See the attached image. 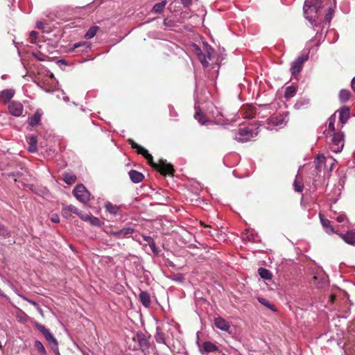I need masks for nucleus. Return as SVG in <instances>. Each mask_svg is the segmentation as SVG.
Here are the masks:
<instances>
[{
	"instance_id": "obj_1",
	"label": "nucleus",
	"mask_w": 355,
	"mask_h": 355,
	"mask_svg": "<svg viewBox=\"0 0 355 355\" xmlns=\"http://www.w3.org/2000/svg\"><path fill=\"white\" fill-rule=\"evenodd\" d=\"M130 144L132 147L137 150L138 153L144 155L148 162L154 168H157L161 173L164 175L173 174L174 169L171 164L167 163L164 160H159L158 163H154L153 156L148 153L146 149L134 142L132 140H130Z\"/></svg>"
},
{
	"instance_id": "obj_2",
	"label": "nucleus",
	"mask_w": 355,
	"mask_h": 355,
	"mask_svg": "<svg viewBox=\"0 0 355 355\" xmlns=\"http://www.w3.org/2000/svg\"><path fill=\"white\" fill-rule=\"evenodd\" d=\"M196 113L194 114V118L201 124L205 125H208L211 124L212 123L224 125L226 119L222 113L221 111L216 109V112H213V120L208 119L207 116L200 110L196 108Z\"/></svg>"
},
{
	"instance_id": "obj_3",
	"label": "nucleus",
	"mask_w": 355,
	"mask_h": 355,
	"mask_svg": "<svg viewBox=\"0 0 355 355\" xmlns=\"http://www.w3.org/2000/svg\"><path fill=\"white\" fill-rule=\"evenodd\" d=\"M258 135L257 128L253 130L250 127L239 128L234 136V139L239 142H247Z\"/></svg>"
},
{
	"instance_id": "obj_4",
	"label": "nucleus",
	"mask_w": 355,
	"mask_h": 355,
	"mask_svg": "<svg viewBox=\"0 0 355 355\" xmlns=\"http://www.w3.org/2000/svg\"><path fill=\"white\" fill-rule=\"evenodd\" d=\"M35 326L37 329V330L40 331V332H41L43 334L51 349L53 351H58V343L55 338L50 332V331L48 329H46L44 325L37 322L35 323Z\"/></svg>"
},
{
	"instance_id": "obj_5",
	"label": "nucleus",
	"mask_w": 355,
	"mask_h": 355,
	"mask_svg": "<svg viewBox=\"0 0 355 355\" xmlns=\"http://www.w3.org/2000/svg\"><path fill=\"white\" fill-rule=\"evenodd\" d=\"M330 148L334 153H338L342 151L344 147V134L342 132H335L331 139Z\"/></svg>"
},
{
	"instance_id": "obj_6",
	"label": "nucleus",
	"mask_w": 355,
	"mask_h": 355,
	"mask_svg": "<svg viewBox=\"0 0 355 355\" xmlns=\"http://www.w3.org/2000/svg\"><path fill=\"white\" fill-rule=\"evenodd\" d=\"M303 10L306 19H307L311 24H313L314 19L312 14H315L317 10V6L314 3V0H305Z\"/></svg>"
},
{
	"instance_id": "obj_7",
	"label": "nucleus",
	"mask_w": 355,
	"mask_h": 355,
	"mask_svg": "<svg viewBox=\"0 0 355 355\" xmlns=\"http://www.w3.org/2000/svg\"><path fill=\"white\" fill-rule=\"evenodd\" d=\"M75 197L80 202L85 203L90 199V193L83 184H79L73 191Z\"/></svg>"
},
{
	"instance_id": "obj_8",
	"label": "nucleus",
	"mask_w": 355,
	"mask_h": 355,
	"mask_svg": "<svg viewBox=\"0 0 355 355\" xmlns=\"http://www.w3.org/2000/svg\"><path fill=\"white\" fill-rule=\"evenodd\" d=\"M308 60V55H302L296 58L291 64V72L292 75H296L301 71L303 64Z\"/></svg>"
},
{
	"instance_id": "obj_9",
	"label": "nucleus",
	"mask_w": 355,
	"mask_h": 355,
	"mask_svg": "<svg viewBox=\"0 0 355 355\" xmlns=\"http://www.w3.org/2000/svg\"><path fill=\"white\" fill-rule=\"evenodd\" d=\"M136 339L138 342L139 346L141 352L146 354L149 352L150 343L146 336L143 333H137L136 334Z\"/></svg>"
},
{
	"instance_id": "obj_10",
	"label": "nucleus",
	"mask_w": 355,
	"mask_h": 355,
	"mask_svg": "<svg viewBox=\"0 0 355 355\" xmlns=\"http://www.w3.org/2000/svg\"><path fill=\"white\" fill-rule=\"evenodd\" d=\"M10 113L15 116H19L22 114L24 107L19 102L12 101L8 105Z\"/></svg>"
},
{
	"instance_id": "obj_11",
	"label": "nucleus",
	"mask_w": 355,
	"mask_h": 355,
	"mask_svg": "<svg viewBox=\"0 0 355 355\" xmlns=\"http://www.w3.org/2000/svg\"><path fill=\"white\" fill-rule=\"evenodd\" d=\"M197 343L199 346V351L201 354L216 352L218 349L215 344L209 341L204 342L201 346L199 345L198 342H197Z\"/></svg>"
},
{
	"instance_id": "obj_12",
	"label": "nucleus",
	"mask_w": 355,
	"mask_h": 355,
	"mask_svg": "<svg viewBox=\"0 0 355 355\" xmlns=\"http://www.w3.org/2000/svg\"><path fill=\"white\" fill-rule=\"evenodd\" d=\"M350 110L347 107H343L339 111V122L341 123L340 128L343 127V125L347 123L349 118Z\"/></svg>"
},
{
	"instance_id": "obj_13",
	"label": "nucleus",
	"mask_w": 355,
	"mask_h": 355,
	"mask_svg": "<svg viewBox=\"0 0 355 355\" xmlns=\"http://www.w3.org/2000/svg\"><path fill=\"white\" fill-rule=\"evenodd\" d=\"M62 213L64 217L69 218L71 214H75L78 215L79 217L82 216L81 213L78 211V209L74 207L73 205L65 206L62 208Z\"/></svg>"
},
{
	"instance_id": "obj_14",
	"label": "nucleus",
	"mask_w": 355,
	"mask_h": 355,
	"mask_svg": "<svg viewBox=\"0 0 355 355\" xmlns=\"http://www.w3.org/2000/svg\"><path fill=\"white\" fill-rule=\"evenodd\" d=\"M214 324L218 329H219L222 331H224L226 332H229V331H230V326L228 322H227L225 320H224L221 317H218L215 319Z\"/></svg>"
},
{
	"instance_id": "obj_15",
	"label": "nucleus",
	"mask_w": 355,
	"mask_h": 355,
	"mask_svg": "<svg viewBox=\"0 0 355 355\" xmlns=\"http://www.w3.org/2000/svg\"><path fill=\"white\" fill-rule=\"evenodd\" d=\"M26 141L28 143V150L29 152L35 153L37 150V140L35 136L28 135L26 137Z\"/></svg>"
},
{
	"instance_id": "obj_16",
	"label": "nucleus",
	"mask_w": 355,
	"mask_h": 355,
	"mask_svg": "<svg viewBox=\"0 0 355 355\" xmlns=\"http://www.w3.org/2000/svg\"><path fill=\"white\" fill-rule=\"evenodd\" d=\"M320 219L323 228L327 234L336 233L329 220L325 218L321 214H320Z\"/></svg>"
},
{
	"instance_id": "obj_17",
	"label": "nucleus",
	"mask_w": 355,
	"mask_h": 355,
	"mask_svg": "<svg viewBox=\"0 0 355 355\" xmlns=\"http://www.w3.org/2000/svg\"><path fill=\"white\" fill-rule=\"evenodd\" d=\"M339 235L347 243L355 245V231H349L346 234H340Z\"/></svg>"
},
{
	"instance_id": "obj_18",
	"label": "nucleus",
	"mask_w": 355,
	"mask_h": 355,
	"mask_svg": "<svg viewBox=\"0 0 355 355\" xmlns=\"http://www.w3.org/2000/svg\"><path fill=\"white\" fill-rule=\"evenodd\" d=\"M14 94V89H4L0 93V100L3 103H7L13 97Z\"/></svg>"
},
{
	"instance_id": "obj_19",
	"label": "nucleus",
	"mask_w": 355,
	"mask_h": 355,
	"mask_svg": "<svg viewBox=\"0 0 355 355\" xmlns=\"http://www.w3.org/2000/svg\"><path fill=\"white\" fill-rule=\"evenodd\" d=\"M42 116V112L40 110H37L35 114L28 119V123L30 125L35 126L38 125L41 121Z\"/></svg>"
},
{
	"instance_id": "obj_20",
	"label": "nucleus",
	"mask_w": 355,
	"mask_h": 355,
	"mask_svg": "<svg viewBox=\"0 0 355 355\" xmlns=\"http://www.w3.org/2000/svg\"><path fill=\"white\" fill-rule=\"evenodd\" d=\"M128 174L130 180L134 183H139L144 179V175L141 173L138 172L135 170H130Z\"/></svg>"
},
{
	"instance_id": "obj_21",
	"label": "nucleus",
	"mask_w": 355,
	"mask_h": 355,
	"mask_svg": "<svg viewBox=\"0 0 355 355\" xmlns=\"http://www.w3.org/2000/svg\"><path fill=\"white\" fill-rule=\"evenodd\" d=\"M80 218L85 221L89 222L91 225L94 226L101 225V222L99 219L92 215H82L80 216Z\"/></svg>"
},
{
	"instance_id": "obj_22",
	"label": "nucleus",
	"mask_w": 355,
	"mask_h": 355,
	"mask_svg": "<svg viewBox=\"0 0 355 355\" xmlns=\"http://www.w3.org/2000/svg\"><path fill=\"white\" fill-rule=\"evenodd\" d=\"M327 162V160L324 156L319 155L314 161L316 169L320 171Z\"/></svg>"
},
{
	"instance_id": "obj_23",
	"label": "nucleus",
	"mask_w": 355,
	"mask_h": 355,
	"mask_svg": "<svg viewBox=\"0 0 355 355\" xmlns=\"http://www.w3.org/2000/svg\"><path fill=\"white\" fill-rule=\"evenodd\" d=\"M105 208L107 211H108L110 214L113 216H116L119 214V207L116 205H113L111 202H107L105 205Z\"/></svg>"
},
{
	"instance_id": "obj_24",
	"label": "nucleus",
	"mask_w": 355,
	"mask_h": 355,
	"mask_svg": "<svg viewBox=\"0 0 355 355\" xmlns=\"http://www.w3.org/2000/svg\"><path fill=\"white\" fill-rule=\"evenodd\" d=\"M139 300L144 306H149L150 304V297L148 293L146 291H141L139 294Z\"/></svg>"
},
{
	"instance_id": "obj_25",
	"label": "nucleus",
	"mask_w": 355,
	"mask_h": 355,
	"mask_svg": "<svg viewBox=\"0 0 355 355\" xmlns=\"http://www.w3.org/2000/svg\"><path fill=\"white\" fill-rule=\"evenodd\" d=\"M166 5V1H162L159 3L155 4L154 6L153 7L151 11L153 13L159 14L164 10Z\"/></svg>"
},
{
	"instance_id": "obj_26",
	"label": "nucleus",
	"mask_w": 355,
	"mask_h": 355,
	"mask_svg": "<svg viewBox=\"0 0 355 355\" xmlns=\"http://www.w3.org/2000/svg\"><path fill=\"white\" fill-rule=\"evenodd\" d=\"M294 189L296 192H302L303 190V184L301 182V177L299 174L296 175L295 180L293 182Z\"/></svg>"
},
{
	"instance_id": "obj_27",
	"label": "nucleus",
	"mask_w": 355,
	"mask_h": 355,
	"mask_svg": "<svg viewBox=\"0 0 355 355\" xmlns=\"http://www.w3.org/2000/svg\"><path fill=\"white\" fill-rule=\"evenodd\" d=\"M155 338L157 343L166 345L164 334L158 327L157 328V332L155 335Z\"/></svg>"
},
{
	"instance_id": "obj_28",
	"label": "nucleus",
	"mask_w": 355,
	"mask_h": 355,
	"mask_svg": "<svg viewBox=\"0 0 355 355\" xmlns=\"http://www.w3.org/2000/svg\"><path fill=\"white\" fill-rule=\"evenodd\" d=\"M98 30H99L98 26H94L90 27L89 29L87 31V33L85 35V38L88 39V40L93 38L96 35V34Z\"/></svg>"
},
{
	"instance_id": "obj_29",
	"label": "nucleus",
	"mask_w": 355,
	"mask_h": 355,
	"mask_svg": "<svg viewBox=\"0 0 355 355\" xmlns=\"http://www.w3.org/2000/svg\"><path fill=\"white\" fill-rule=\"evenodd\" d=\"M297 92V89L294 86H288L286 88L284 96L286 98H292Z\"/></svg>"
},
{
	"instance_id": "obj_30",
	"label": "nucleus",
	"mask_w": 355,
	"mask_h": 355,
	"mask_svg": "<svg viewBox=\"0 0 355 355\" xmlns=\"http://www.w3.org/2000/svg\"><path fill=\"white\" fill-rule=\"evenodd\" d=\"M259 274L264 279H270L272 277L271 272L268 269L263 268L259 269Z\"/></svg>"
},
{
	"instance_id": "obj_31",
	"label": "nucleus",
	"mask_w": 355,
	"mask_h": 355,
	"mask_svg": "<svg viewBox=\"0 0 355 355\" xmlns=\"http://www.w3.org/2000/svg\"><path fill=\"white\" fill-rule=\"evenodd\" d=\"M198 50H199V52L198 53V58L200 62L202 63V64L204 67H208V65H209L208 60L207 59V58L205 56V53H204V51H202L200 49Z\"/></svg>"
},
{
	"instance_id": "obj_32",
	"label": "nucleus",
	"mask_w": 355,
	"mask_h": 355,
	"mask_svg": "<svg viewBox=\"0 0 355 355\" xmlns=\"http://www.w3.org/2000/svg\"><path fill=\"white\" fill-rule=\"evenodd\" d=\"M350 97V92L347 89H342L339 93V98L341 102H346Z\"/></svg>"
},
{
	"instance_id": "obj_33",
	"label": "nucleus",
	"mask_w": 355,
	"mask_h": 355,
	"mask_svg": "<svg viewBox=\"0 0 355 355\" xmlns=\"http://www.w3.org/2000/svg\"><path fill=\"white\" fill-rule=\"evenodd\" d=\"M63 179L67 184H71L76 182V177L71 173H64Z\"/></svg>"
},
{
	"instance_id": "obj_34",
	"label": "nucleus",
	"mask_w": 355,
	"mask_h": 355,
	"mask_svg": "<svg viewBox=\"0 0 355 355\" xmlns=\"http://www.w3.org/2000/svg\"><path fill=\"white\" fill-rule=\"evenodd\" d=\"M203 51H204V53H205V56L209 62V60H211L212 53L214 51V49L208 44H205L203 47Z\"/></svg>"
},
{
	"instance_id": "obj_35",
	"label": "nucleus",
	"mask_w": 355,
	"mask_h": 355,
	"mask_svg": "<svg viewBox=\"0 0 355 355\" xmlns=\"http://www.w3.org/2000/svg\"><path fill=\"white\" fill-rule=\"evenodd\" d=\"M336 120V114H332L328 119V128L331 132L335 131L334 124H335Z\"/></svg>"
},
{
	"instance_id": "obj_36",
	"label": "nucleus",
	"mask_w": 355,
	"mask_h": 355,
	"mask_svg": "<svg viewBox=\"0 0 355 355\" xmlns=\"http://www.w3.org/2000/svg\"><path fill=\"white\" fill-rule=\"evenodd\" d=\"M35 347L42 355H46V351L44 345L40 340L35 341Z\"/></svg>"
},
{
	"instance_id": "obj_37",
	"label": "nucleus",
	"mask_w": 355,
	"mask_h": 355,
	"mask_svg": "<svg viewBox=\"0 0 355 355\" xmlns=\"http://www.w3.org/2000/svg\"><path fill=\"white\" fill-rule=\"evenodd\" d=\"M17 318L20 321L25 322L28 320V316L21 309H18L17 312Z\"/></svg>"
},
{
	"instance_id": "obj_38",
	"label": "nucleus",
	"mask_w": 355,
	"mask_h": 355,
	"mask_svg": "<svg viewBox=\"0 0 355 355\" xmlns=\"http://www.w3.org/2000/svg\"><path fill=\"white\" fill-rule=\"evenodd\" d=\"M258 301L263 304V306H266L267 308L270 309V310L275 311V309L274 308V306L270 303V302L263 297H258Z\"/></svg>"
},
{
	"instance_id": "obj_39",
	"label": "nucleus",
	"mask_w": 355,
	"mask_h": 355,
	"mask_svg": "<svg viewBox=\"0 0 355 355\" xmlns=\"http://www.w3.org/2000/svg\"><path fill=\"white\" fill-rule=\"evenodd\" d=\"M334 8H329L326 14H325V16H324V19L328 23H330L333 16H334Z\"/></svg>"
},
{
	"instance_id": "obj_40",
	"label": "nucleus",
	"mask_w": 355,
	"mask_h": 355,
	"mask_svg": "<svg viewBox=\"0 0 355 355\" xmlns=\"http://www.w3.org/2000/svg\"><path fill=\"white\" fill-rule=\"evenodd\" d=\"M134 232V229L130 227H124L121 230L122 238H125L128 235H130Z\"/></svg>"
},
{
	"instance_id": "obj_41",
	"label": "nucleus",
	"mask_w": 355,
	"mask_h": 355,
	"mask_svg": "<svg viewBox=\"0 0 355 355\" xmlns=\"http://www.w3.org/2000/svg\"><path fill=\"white\" fill-rule=\"evenodd\" d=\"M144 240L147 242L150 247V248L153 250L155 248V243L153 238L150 236H143Z\"/></svg>"
},
{
	"instance_id": "obj_42",
	"label": "nucleus",
	"mask_w": 355,
	"mask_h": 355,
	"mask_svg": "<svg viewBox=\"0 0 355 355\" xmlns=\"http://www.w3.org/2000/svg\"><path fill=\"white\" fill-rule=\"evenodd\" d=\"M81 46H84L86 49H89L90 47V44L87 42H77V43H75L73 44V46L72 49L73 50L75 49H77V48H79V47H81Z\"/></svg>"
},
{
	"instance_id": "obj_43",
	"label": "nucleus",
	"mask_w": 355,
	"mask_h": 355,
	"mask_svg": "<svg viewBox=\"0 0 355 355\" xmlns=\"http://www.w3.org/2000/svg\"><path fill=\"white\" fill-rule=\"evenodd\" d=\"M243 240L255 242L256 237L252 234H249V233L247 232L243 234Z\"/></svg>"
},
{
	"instance_id": "obj_44",
	"label": "nucleus",
	"mask_w": 355,
	"mask_h": 355,
	"mask_svg": "<svg viewBox=\"0 0 355 355\" xmlns=\"http://www.w3.org/2000/svg\"><path fill=\"white\" fill-rule=\"evenodd\" d=\"M10 235V232L6 229V227L3 225H0V236L3 238L9 237Z\"/></svg>"
},
{
	"instance_id": "obj_45",
	"label": "nucleus",
	"mask_w": 355,
	"mask_h": 355,
	"mask_svg": "<svg viewBox=\"0 0 355 355\" xmlns=\"http://www.w3.org/2000/svg\"><path fill=\"white\" fill-rule=\"evenodd\" d=\"M271 122L275 125H277V126H280L282 125H283L284 123V118H281V119H278V118H272L270 119Z\"/></svg>"
},
{
	"instance_id": "obj_46",
	"label": "nucleus",
	"mask_w": 355,
	"mask_h": 355,
	"mask_svg": "<svg viewBox=\"0 0 355 355\" xmlns=\"http://www.w3.org/2000/svg\"><path fill=\"white\" fill-rule=\"evenodd\" d=\"M18 295L21 298H22L24 300H25V301L29 302L30 304H31L32 305H33L35 308L37 307V306L39 305L35 301L30 300V299L27 298L26 297H25L24 295H22L21 294H19Z\"/></svg>"
},
{
	"instance_id": "obj_47",
	"label": "nucleus",
	"mask_w": 355,
	"mask_h": 355,
	"mask_svg": "<svg viewBox=\"0 0 355 355\" xmlns=\"http://www.w3.org/2000/svg\"><path fill=\"white\" fill-rule=\"evenodd\" d=\"M110 234L112 235L113 236H114L117 239H123L121 233V230L116 231V232L112 231V232H110Z\"/></svg>"
},
{
	"instance_id": "obj_48",
	"label": "nucleus",
	"mask_w": 355,
	"mask_h": 355,
	"mask_svg": "<svg viewBox=\"0 0 355 355\" xmlns=\"http://www.w3.org/2000/svg\"><path fill=\"white\" fill-rule=\"evenodd\" d=\"M336 220L338 223H343L346 220V217L345 215L340 214L336 218Z\"/></svg>"
},
{
	"instance_id": "obj_49",
	"label": "nucleus",
	"mask_w": 355,
	"mask_h": 355,
	"mask_svg": "<svg viewBox=\"0 0 355 355\" xmlns=\"http://www.w3.org/2000/svg\"><path fill=\"white\" fill-rule=\"evenodd\" d=\"M51 220L53 223H59V221H60L59 216L57 214L52 215Z\"/></svg>"
},
{
	"instance_id": "obj_50",
	"label": "nucleus",
	"mask_w": 355,
	"mask_h": 355,
	"mask_svg": "<svg viewBox=\"0 0 355 355\" xmlns=\"http://www.w3.org/2000/svg\"><path fill=\"white\" fill-rule=\"evenodd\" d=\"M37 28L41 30H44L45 24L42 21H37L36 24Z\"/></svg>"
},
{
	"instance_id": "obj_51",
	"label": "nucleus",
	"mask_w": 355,
	"mask_h": 355,
	"mask_svg": "<svg viewBox=\"0 0 355 355\" xmlns=\"http://www.w3.org/2000/svg\"><path fill=\"white\" fill-rule=\"evenodd\" d=\"M181 1H182V3L186 6H189L191 3V0H181Z\"/></svg>"
},
{
	"instance_id": "obj_52",
	"label": "nucleus",
	"mask_w": 355,
	"mask_h": 355,
	"mask_svg": "<svg viewBox=\"0 0 355 355\" xmlns=\"http://www.w3.org/2000/svg\"><path fill=\"white\" fill-rule=\"evenodd\" d=\"M351 86L352 89L355 92V77L352 80Z\"/></svg>"
},
{
	"instance_id": "obj_53",
	"label": "nucleus",
	"mask_w": 355,
	"mask_h": 355,
	"mask_svg": "<svg viewBox=\"0 0 355 355\" xmlns=\"http://www.w3.org/2000/svg\"><path fill=\"white\" fill-rule=\"evenodd\" d=\"M37 34V32L31 31L30 33V37L32 38H35Z\"/></svg>"
},
{
	"instance_id": "obj_54",
	"label": "nucleus",
	"mask_w": 355,
	"mask_h": 355,
	"mask_svg": "<svg viewBox=\"0 0 355 355\" xmlns=\"http://www.w3.org/2000/svg\"><path fill=\"white\" fill-rule=\"evenodd\" d=\"M330 161H331V163H330V168L329 169L331 170L333 168L334 166L335 160L331 159Z\"/></svg>"
},
{
	"instance_id": "obj_55",
	"label": "nucleus",
	"mask_w": 355,
	"mask_h": 355,
	"mask_svg": "<svg viewBox=\"0 0 355 355\" xmlns=\"http://www.w3.org/2000/svg\"><path fill=\"white\" fill-rule=\"evenodd\" d=\"M36 309L37 310V311L41 314L42 315L43 314V311L42 309H41V307L40 306V305L37 306V307H36Z\"/></svg>"
},
{
	"instance_id": "obj_56",
	"label": "nucleus",
	"mask_w": 355,
	"mask_h": 355,
	"mask_svg": "<svg viewBox=\"0 0 355 355\" xmlns=\"http://www.w3.org/2000/svg\"><path fill=\"white\" fill-rule=\"evenodd\" d=\"M301 105V102L298 101L297 103H295V106L297 107H300Z\"/></svg>"
},
{
	"instance_id": "obj_57",
	"label": "nucleus",
	"mask_w": 355,
	"mask_h": 355,
	"mask_svg": "<svg viewBox=\"0 0 355 355\" xmlns=\"http://www.w3.org/2000/svg\"><path fill=\"white\" fill-rule=\"evenodd\" d=\"M302 104H309V100L307 99H304L303 100V103Z\"/></svg>"
},
{
	"instance_id": "obj_58",
	"label": "nucleus",
	"mask_w": 355,
	"mask_h": 355,
	"mask_svg": "<svg viewBox=\"0 0 355 355\" xmlns=\"http://www.w3.org/2000/svg\"><path fill=\"white\" fill-rule=\"evenodd\" d=\"M63 99H64V101H66V102H68V101H69V97H67V96L64 97V98H63Z\"/></svg>"
},
{
	"instance_id": "obj_59",
	"label": "nucleus",
	"mask_w": 355,
	"mask_h": 355,
	"mask_svg": "<svg viewBox=\"0 0 355 355\" xmlns=\"http://www.w3.org/2000/svg\"><path fill=\"white\" fill-rule=\"evenodd\" d=\"M58 62L66 64V62H65V61L64 60H60L58 61Z\"/></svg>"
},
{
	"instance_id": "obj_60",
	"label": "nucleus",
	"mask_w": 355,
	"mask_h": 355,
	"mask_svg": "<svg viewBox=\"0 0 355 355\" xmlns=\"http://www.w3.org/2000/svg\"><path fill=\"white\" fill-rule=\"evenodd\" d=\"M245 117L251 118V117H252V114H248V115L245 116Z\"/></svg>"
},
{
	"instance_id": "obj_61",
	"label": "nucleus",
	"mask_w": 355,
	"mask_h": 355,
	"mask_svg": "<svg viewBox=\"0 0 355 355\" xmlns=\"http://www.w3.org/2000/svg\"><path fill=\"white\" fill-rule=\"evenodd\" d=\"M331 33H332V34H335V33H334V31H329V32L328 33V37H329Z\"/></svg>"
},
{
	"instance_id": "obj_62",
	"label": "nucleus",
	"mask_w": 355,
	"mask_h": 355,
	"mask_svg": "<svg viewBox=\"0 0 355 355\" xmlns=\"http://www.w3.org/2000/svg\"><path fill=\"white\" fill-rule=\"evenodd\" d=\"M0 295L1 296H4V294L2 292V291L0 289Z\"/></svg>"
},
{
	"instance_id": "obj_63",
	"label": "nucleus",
	"mask_w": 355,
	"mask_h": 355,
	"mask_svg": "<svg viewBox=\"0 0 355 355\" xmlns=\"http://www.w3.org/2000/svg\"><path fill=\"white\" fill-rule=\"evenodd\" d=\"M177 276H178V277H180V278H182V275H181V274H178V275H177Z\"/></svg>"
},
{
	"instance_id": "obj_64",
	"label": "nucleus",
	"mask_w": 355,
	"mask_h": 355,
	"mask_svg": "<svg viewBox=\"0 0 355 355\" xmlns=\"http://www.w3.org/2000/svg\"><path fill=\"white\" fill-rule=\"evenodd\" d=\"M223 355H226L225 354H223Z\"/></svg>"
}]
</instances>
